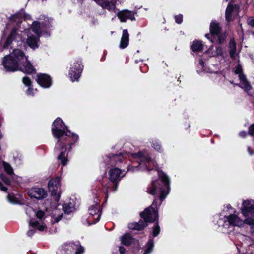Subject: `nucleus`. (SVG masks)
Wrapping results in <instances>:
<instances>
[{
	"label": "nucleus",
	"instance_id": "obj_31",
	"mask_svg": "<svg viewBox=\"0 0 254 254\" xmlns=\"http://www.w3.org/2000/svg\"><path fill=\"white\" fill-rule=\"evenodd\" d=\"M3 167L5 171L9 175L13 174V170L11 166L8 163L3 161L2 162Z\"/></svg>",
	"mask_w": 254,
	"mask_h": 254
},
{
	"label": "nucleus",
	"instance_id": "obj_42",
	"mask_svg": "<svg viewBox=\"0 0 254 254\" xmlns=\"http://www.w3.org/2000/svg\"><path fill=\"white\" fill-rule=\"evenodd\" d=\"M230 50L236 49V44L233 39H231L229 42Z\"/></svg>",
	"mask_w": 254,
	"mask_h": 254
},
{
	"label": "nucleus",
	"instance_id": "obj_58",
	"mask_svg": "<svg viewBox=\"0 0 254 254\" xmlns=\"http://www.w3.org/2000/svg\"><path fill=\"white\" fill-rule=\"evenodd\" d=\"M226 1H228V0H226Z\"/></svg>",
	"mask_w": 254,
	"mask_h": 254
},
{
	"label": "nucleus",
	"instance_id": "obj_29",
	"mask_svg": "<svg viewBox=\"0 0 254 254\" xmlns=\"http://www.w3.org/2000/svg\"><path fill=\"white\" fill-rule=\"evenodd\" d=\"M23 83L29 87L28 89L26 91V93L28 95H33L32 89L30 88L31 80L27 77H24L22 79Z\"/></svg>",
	"mask_w": 254,
	"mask_h": 254
},
{
	"label": "nucleus",
	"instance_id": "obj_49",
	"mask_svg": "<svg viewBox=\"0 0 254 254\" xmlns=\"http://www.w3.org/2000/svg\"><path fill=\"white\" fill-rule=\"evenodd\" d=\"M249 24L252 27L254 26V19H251L250 21L249 22Z\"/></svg>",
	"mask_w": 254,
	"mask_h": 254
},
{
	"label": "nucleus",
	"instance_id": "obj_34",
	"mask_svg": "<svg viewBox=\"0 0 254 254\" xmlns=\"http://www.w3.org/2000/svg\"><path fill=\"white\" fill-rule=\"evenodd\" d=\"M153 148L158 152H161L162 149L161 145L157 141H154L152 143Z\"/></svg>",
	"mask_w": 254,
	"mask_h": 254
},
{
	"label": "nucleus",
	"instance_id": "obj_12",
	"mask_svg": "<svg viewBox=\"0 0 254 254\" xmlns=\"http://www.w3.org/2000/svg\"><path fill=\"white\" fill-rule=\"evenodd\" d=\"M74 250H76L75 254H81L84 251L83 248L80 245L79 242H76L75 243H72L64 245L57 254H70Z\"/></svg>",
	"mask_w": 254,
	"mask_h": 254
},
{
	"label": "nucleus",
	"instance_id": "obj_51",
	"mask_svg": "<svg viewBox=\"0 0 254 254\" xmlns=\"http://www.w3.org/2000/svg\"><path fill=\"white\" fill-rule=\"evenodd\" d=\"M246 2L249 4H253L254 0H246Z\"/></svg>",
	"mask_w": 254,
	"mask_h": 254
},
{
	"label": "nucleus",
	"instance_id": "obj_35",
	"mask_svg": "<svg viewBox=\"0 0 254 254\" xmlns=\"http://www.w3.org/2000/svg\"><path fill=\"white\" fill-rule=\"evenodd\" d=\"M160 227L158 224V223L156 225L153 227L152 234L154 237L157 236L160 233Z\"/></svg>",
	"mask_w": 254,
	"mask_h": 254
},
{
	"label": "nucleus",
	"instance_id": "obj_17",
	"mask_svg": "<svg viewBox=\"0 0 254 254\" xmlns=\"http://www.w3.org/2000/svg\"><path fill=\"white\" fill-rule=\"evenodd\" d=\"M28 195L31 198L41 199L46 197L47 194L42 188H33L28 192Z\"/></svg>",
	"mask_w": 254,
	"mask_h": 254
},
{
	"label": "nucleus",
	"instance_id": "obj_24",
	"mask_svg": "<svg viewBox=\"0 0 254 254\" xmlns=\"http://www.w3.org/2000/svg\"><path fill=\"white\" fill-rule=\"evenodd\" d=\"M63 210L65 213L69 214L75 209V203L73 200H70L64 203L63 205Z\"/></svg>",
	"mask_w": 254,
	"mask_h": 254
},
{
	"label": "nucleus",
	"instance_id": "obj_32",
	"mask_svg": "<svg viewBox=\"0 0 254 254\" xmlns=\"http://www.w3.org/2000/svg\"><path fill=\"white\" fill-rule=\"evenodd\" d=\"M211 48L209 49L208 52L209 54H211L212 56L221 55L222 54V49L220 46L216 47L215 51L211 52Z\"/></svg>",
	"mask_w": 254,
	"mask_h": 254
},
{
	"label": "nucleus",
	"instance_id": "obj_54",
	"mask_svg": "<svg viewBox=\"0 0 254 254\" xmlns=\"http://www.w3.org/2000/svg\"><path fill=\"white\" fill-rule=\"evenodd\" d=\"M59 198H60V196H59V195H58L57 196H56L55 199H56L57 200H58L59 199Z\"/></svg>",
	"mask_w": 254,
	"mask_h": 254
},
{
	"label": "nucleus",
	"instance_id": "obj_27",
	"mask_svg": "<svg viewBox=\"0 0 254 254\" xmlns=\"http://www.w3.org/2000/svg\"><path fill=\"white\" fill-rule=\"evenodd\" d=\"M203 46L201 41L195 40L193 42L191 47L193 51L198 52L203 50Z\"/></svg>",
	"mask_w": 254,
	"mask_h": 254
},
{
	"label": "nucleus",
	"instance_id": "obj_41",
	"mask_svg": "<svg viewBox=\"0 0 254 254\" xmlns=\"http://www.w3.org/2000/svg\"><path fill=\"white\" fill-rule=\"evenodd\" d=\"M1 179L7 185H10L11 181L10 179H9L7 177H5L4 175H1Z\"/></svg>",
	"mask_w": 254,
	"mask_h": 254
},
{
	"label": "nucleus",
	"instance_id": "obj_36",
	"mask_svg": "<svg viewBox=\"0 0 254 254\" xmlns=\"http://www.w3.org/2000/svg\"><path fill=\"white\" fill-rule=\"evenodd\" d=\"M7 198L8 201L11 203L16 204L18 203V199L14 196L8 195Z\"/></svg>",
	"mask_w": 254,
	"mask_h": 254
},
{
	"label": "nucleus",
	"instance_id": "obj_14",
	"mask_svg": "<svg viewBox=\"0 0 254 254\" xmlns=\"http://www.w3.org/2000/svg\"><path fill=\"white\" fill-rule=\"evenodd\" d=\"M36 81L41 87L44 88H49L52 84L50 77L46 74L40 73L37 74Z\"/></svg>",
	"mask_w": 254,
	"mask_h": 254
},
{
	"label": "nucleus",
	"instance_id": "obj_45",
	"mask_svg": "<svg viewBox=\"0 0 254 254\" xmlns=\"http://www.w3.org/2000/svg\"><path fill=\"white\" fill-rule=\"evenodd\" d=\"M0 189H1L3 191H6L7 190V188L3 186L2 183L0 182Z\"/></svg>",
	"mask_w": 254,
	"mask_h": 254
},
{
	"label": "nucleus",
	"instance_id": "obj_52",
	"mask_svg": "<svg viewBox=\"0 0 254 254\" xmlns=\"http://www.w3.org/2000/svg\"><path fill=\"white\" fill-rule=\"evenodd\" d=\"M199 64L202 66H203L204 65V63L203 62V61L202 60H199Z\"/></svg>",
	"mask_w": 254,
	"mask_h": 254
},
{
	"label": "nucleus",
	"instance_id": "obj_10",
	"mask_svg": "<svg viewBox=\"0 0 254 254\" xmlns=\"http://www.w3.org/2000/svg\"><path fill=\"white\" fill-rule=\"evenodd\" d=\"M38 21H34L32 23L31 29L39 35L41 33V30L49 28L51 24V20L44 15H41L38 18Z\"/></svg>",
	"mask_w": 254,
	"mask_h": 254
},
{
	"label": "nucleus",
	"instance_id": "obj_55",
	"mask_svg": "<svg viewBox=\"0 0 254 254\" xmlns=\"http://www.w3.org/2000/svg\"><path fill=\"white\" fill-rule=\"evenodd\" d=\"M227 208H228V209H229V208H231V206H230V205H229H229H227Z\"/></svg>",
	"mask_w": 254,
	"mask_h": 254
},
{
	"label": "nucleus",
	"instance_id": "obj_3",
	"mask_svg": "<svg viewBox=\"0 0 254 254\" xmlns=\"http://www.w3.org/2000/svg\"><path fill=\"white\" fill-rule=\"evenodd\" d=\"M144 221L132 222L128 224L129 229L140 230L147 225V223L154 222L158 219V212L153 207H149L140 213Z\"/></svg>",
	"mask_w": 254,
	"mask_h": 254
},
{
	"label": "nucleus",
	"instance_id": "obj_28",
	"mask_svg": "<svg viewBox=\"0 0 254 254\" xmlns=\"http://www.w3.org/2000/svg\"><path fill=\"white\" fill-rule=\"evenodd\" d=\"M132 241L133 239L129 234H125L121 237V242L125 245H129Z\"/></svg>",
	"mask_w": 254,
	"mask_h": 254
},
{
	"label": "nucleus",
	"instance_id": "obj_38",
	"mask_svg": "<svg viewBox=\"0 0 254 254\" xmlns=\"http://www.w3.org/2000/svg\"><path fill=\"white\" fill-rule=\"evenodd\" d=\"M175 21L178 24H181L183 21V15L179 14L175 16Z\"/></svg>",
	"mask_w": 254,
	"mask_h": 254
},
{
	"label": "nucleus",
	"instance_id": "obj_16",
	"mask_svg": "<svg viewBox=\"0 0 254 254\" xmlns=\"http://www.w3.org/2000/svg\"><path fill=\"white\" fill-rule=\"evenodd\" d=\"M135 13L128 10H123L117 13V16L122 22H125L127 19H130L131 21L135 20L134 17Z\"/></svg>",
	"mask_w": 254,
	"mask_h": 254
},
{
	"label": "nucleus",
	"instance_id": "obj_30",
	"mask_svg": "<svg viewBox=\"0 0 254 254\" xmlns=\"http://www.w3.org/2000/svg\"><path fill=\"white\" fill-rule=\"evenodd\" d=\"M154 248V242L153 239H150L146 245V248L143 254H149L152 252Z\"/></svg>",
	"mask_w": 254,
	"mask_h": 254
},
{
	"label": "nucleus",
	"instance_id": "obj_1",
	"mask_svg": "<svg viewBox=\"0 0 254 254\" xmlns=\"http://www.w3.org/2000/svg\"><path fill=\"white\" fill-rule=\"evenodd\" d=\"M2 64L8 71L19 70L27 74H31L35 71V68L27 60L24 53L17 49H14L12 53L4 57Z\"/></svg>",
	"mask_w": 254,
	"mask_h": 254
},
{
	"label": "nucleus",
	"instance_id": "obj_48",
	"mask_svg": "<svg viewBox=\"0 0 254 254\" xmlns=\"http://www.w3.org/2000/svg\"><path fill=\"white\" fill-rule=\"evenodd\" d=\"M246 135V133L245 131L240 132L239 136L241 137H245Z\"/></svg>",
	"mask_w": 254,
	"mask_h": 254
},
{
	"label": "nucleus",
	"instance_id": "obj_8",
	"mask_svg": "<svg viewBox=\"0 0 254 254\" xmlns=\"http://www.w3.org/2000/svg\"><path fill=\"white\" fill-rule=\"evenodd\" d=\"M131 155L133 159L136 160L140 166L144 164L145 168L149 170L156 167V162L150 159L146 151L139 152L137 153L132 154Z\"/></svg>",
	"mask_w": 254,
	"mask_h": 254
},
{
	"label": "nucleus",
	"instance_id": "obj_26",
	"mask_svg": "<svg viewBox=\"0 0 254 254\" xmlns=\"http://www.w3.org/2000/svg\"><path fill=\"white\" fill-rule=\"evenodd\" d=\"M220 27L218 23L212 21L210 26V32L213 35H218L220 31Z\"/></svg>",
	"mask_w": 254,
	"mask_h": 254
},
{
	"label": "nucleus",
	"instance_id": "obj_23",
	"mask_svg": "<svg viewBox=\"0 0 254 254\" xmlns=\"http://www.w3.org/2000/svg\"><path fill=\"white\" fill-rule=\"evenodd\" d=\"M123 157L122 153L118 154H112L108 157V163L111 165H116L118 162L121 163Z\"/></svg>",
	"mask_w": 254,
	"mask_h": 254
},
{
	"label": "nucleus",
	"instance_id": "obj_47",
	"mask_svg": "<svg viewBox=\"0 0 254 254\" xmlns=\"http://www.w3.org/2000/svg\"><path fill=\"white\" fill-rule=\"evenodd\" d=\"M247 150H248V152L249 155H252V154H253V150H252V149L251 147H248Z\"/></svg>",
	"mask_w": 254,
	"mask_h": 254
},
{
	"label": "nucleus",
	"instance_id": "obj_15",
	"mask_svg": "<svg viewBox=\"0 0 254 254\" xmlns=\"http://www.w3.org/2000/svg\"><path fill=\"white\" fill-rule=\"evenodd\" d=\"M100 206L96 204L89 207V216L88 219L90 221L93 218V222L92 223H95L99 221L100 218L101 213H99Z\"/></svg>",
	"mask_w": 254,
	"mask_h": 254
},
{
	"label": "nucleus",
	"instance_id": "obj_18",
	"mask_svg": "<svg viewBox=\"0 0 254 254\" xmlns=\"http://www.w3.org/2000/svg\"><path fill=\"white\" fill-rule=\"evenodd\" d=\"M125 175L124 171L118 168L111 169L109 171V179L111 181L117 182Z\"/></svg>",
	"mask_w": 254,
	"mask_h": 254
},
{
	"label": "nucleus",
	"instance_id": "obj_39",
	"mask_svg": "<svg viewBox=\"0 0 254 254\" xmlns=\"http://www.w3.org/2000/svg\"><path fill=\"white\" fill-rule=\"evenodd\" d=\"M44 215H45L44 212L41 210H39V211H37V213H36L37 218L39 219H41L42 218H43Z\"/></svg>",
	"mask_w": 254,
	"mask_h": 254
},
{
	"label": "nucleus",
	"instance_id": "obj_57",
	"mask_svg": "<svg viewBox=\"0 0 254 254\" xmlns=\"http://www.w3.org/2000/svg\"><path fill=\"white\" fill-rule=\"evenodd\" d=\"M155 204V201H154L153 203L152 204L153 205H154Z\"/></svg>",
	"mask_w": 254,
	"mask_h": 254
},
{
	"label": "nucleus",
	"instance_id": "obj_6",
	"mask_svg": "<svg viewBox=\"0 0 254 254\" xmlns=\"http://www.w3.org/2000/svg\"><path fill=\"white\" fill-rule=\"evenodd\" d=\"M234 72L238 75L240 80V83L237 85L243 89L249 96L253 97L254 93L253 89L244 74L242 66L238 65L234 69Z\"/></svg>",
	"mask_w": 254,
	"mask_h": 254
},
{
	"label": "nucleus",
	"instance_id": "obj_56",
	"mask_svg": "<svg viewBox=\"0 0 254 254\" xmlns=\"http://www.w3.org/2000/svg\"><path fill=\"white\" fill-rule=\"evenodd\" d=\"M209 34H206V35H205V36H206L208 39H209Z\"/></svg>",
	"mask_w": 254,
	"mask_h": 254
},
{
	"label": "nucleus",
	"instance_id": "obj_19",
	"mask_svg": "<svg viewBox=\"0 0 254 254\" xmlns=\"http://www.w3.org/2000/svg\"><path fill=\"white\" fill-rule=\"evenodd\" d=\"M35 34L36 35L28 36L26 41L28 45L34 49L38 47V43L39 41V38L41 35V34H39V35H37L36 34Z\"/></svg>",
	"mask_w": 254,
	"mask_h": 254
},
{
	"label": "nucleus",
	"instance_id": "obj_40",
	"mask_svg": "<svg viewBox=\"0 0 254 254\" xmlns=\"http://www.w3.org/2000/svg\"><path fill=\"white\" fill-rule=\"evenodd\" d=\"M230 55L232 59H235L236 57V49L230 50Z\"/></svg>",
	"mask_w": 254,
	"mask_h": 254
},
{
	"label": "nucleus",
	"instance_id": "obj_5",
	"mask_svg": "<svg viewBox=\"0 0 254 254\" xmlns=\"http://www.w3.org/2000/svg\"><path fill=\"white\" fill-rule=\"evenodd\" d=\"M78 140V136L76 134L71 133V132L67 130V132L64 134V140L63 141V143H64V148L62 149L59 148L55 151L62 150L60 154L58 155L57 159L61 161V164L64 166L66 164L67 159V155L66 154V146L68 144L70 146L69 150L71 149V146L74 144Z\"/></svg>",
	"mask_w": 254,
	"mask_h": 254
},
{
	"label": "nucleus",
	"instance_id": "obj_43",
	"mask_svg": "<svg viewBox=\"0 0 254 254\" xmlns=\"http://www.w3.org/2000/svg\"><path fill=\"white\" fill-rule=\"evenodd\" d=\"M249 134L251 136H253L254 135V124L251 125V126L249 127Z\"/></svg>",
	"mask_w": 254,
	"mask_h": 254
},
{
	"label": "nucleus",
	"instance_id": "obj_20",
	"mask_svg": "<svg viewBox=\"0 0 254 254\" xmlns=\"http://www.w3.org/2000/svg\"><path fill=\"white\" fill-rule=\"evenodd\" d=\"M60 185V178L56 177L54 179H51L48 183V188L49 190L52 192L53 195H56V189Z\"/></svg>",
	"mask_w": 254,
	"mask_h": 254
},
{
	"label": "nucleus",
	"instance_id": "obj_4",
	"mask_svg": "<svg viewBox=\"0 0 254 254\" xmlns=\"http://www.w3.org/2000/svg\"><path fill=\"white\" fill-rule=\"evenodd\" d=\"M66 128L64 123L59 118H57L53 122L52 134L55 137L58 139L55 150L58 149L59 147L62 149L64 148V143H63V142L64 140V134L66 133L64 130Z\"/></svg>",
	"mask_w": 254,
	"mask_h": 254
},
{
	"label": "nucleus",
	"instance_id": "obj_9",
	"mask_svg": "<svg viewBox=\"0 0 254 254\" xmlns=\"http://www.w3.org/2000/svg\"><path fill=\"white\" fill-rule=\"evenodd\" d=\"M241 212L245 217H248L244 221L245 223L250 225L254 224V219L252 218L254 213V205L253 200H246L243 201L241 208Z\"/></svg>",
	"mask_w": 254,
	"mask_h": 254
},
{
	"label": "nucleus",
	"instance_id": "obj_25",
	"mask_svg": "<svg viewBox=\"0 0 254 254\" xmlns=\"http://www.w3.org/2000/svg\"><path fill=\"white\" fill-rule=\"evenodd\" d=\"M21 18H23L25 20H28L30 19V16L25 13L23 10H21L11 17L12 19L17 22H20L19 19Z\"/></svg>",
	"mask_w": 254,
	"mask_h": 254
},
{
	"label": "nucleus",
	"instance_id": "obj_2",
	"mask_svg": "<svg viewBox=\"0 0 254 254\" xmlns=\"http://www.w3.org/2000/svg\"><path fill=\"white\" fill-rule=\"evenodd\" d=\"M159 178L161 179L163 187L161 186L160 181L155 180L152 182L150 187L148 188V193L154 195L157 193L160 195V199L163 201L168 192L166 193V189H167L169 184V180L168 177L163 172H158Z\"/></svg>",
	"mask_w": 254,
	"mask_h": 254
},
{
	"label": "nucleus",
	"instance_id": "obj_11",
	"mask_svg": "<svg viewBox=\"0 0 254 254\" xmlns=\"http://www.w3.org/2000/svg\"><path fill=\"white\" fill-rule=\"evenodd\" d=\"M222 222L224 223L222 226L224 229V230H223L224 233L229 232L226 229L228 228L230 225L240 227L242 226L244 223H245L244 221L241 220L238 217L237 215L235 214L230 215L227 217L226 219L224 221L222 220H220L218 222L219 226L221 225Z\"/></svg>",
	"mask_w": 254,
	"mask_h": 254
},
{
	"label": "nucleus",
	"instance_id": "obj_7",
	"mask_svg": "<svg viewBox=\"0 0 254 254\" xmlns=\"http://www.w3.org/2000/svg\"><path fill=\"white\" fill-rule=\"evenodd\" d=\"M21 41V35L17 33L15 28H13L3 44H0V51L14 48L18 45L19 42Z\"/></svg>",
	"mask_w": 254,
	"mask_h": 254
},
{
	"label": "nucleus",
	"instance_id": "obj_13",
	"mask_svg": "<svg viewBox=\"0 0 254 254\" xmlns=\"http://www.w3.org/2000/svg\"><path fill=\"white\" fill-rule=\"evenodd\" d=\"M83 69L81 61L74 62L70 66L69 76L72 82L78 81Z\"/></svg>",
	"mask_w": 254,
	"mask_h": 254
},
{
	"label": "nucleus",
	"instance_id": "obj_44",
	"mask_svg": "<svg viewBox=\"0 0 254 254\" xmlns=\"http://www.w3.org/2000/svg\"><path fill=\"white\" fill-rule=\"evenodd\" d=\"M35 233V230H33V229H30L28 232H27V235L29 237H31Z\"/></svg>",
	"mask_w": 254,
	"mask_h": 254
},
{
	"label": "nucleus",
	"instance_id": "obj_33",
	"mask_svg": "<svg viewBox=\"0 0 254 254\" xmlns=\"http://www.w3.org/2000/svg\"><path fill=\"white\" fill-rule=\"evenodd\" d=\"M29 224L32 228H37L40 231H43L44 229V226L40 225L38 222H37V221H34V222L30 221Z\"/></svg>",
	"mask_w": 254,
	"mask_h": 254
},
{
	"label": "nucleus",
	"instance_id": "obj_46",
	"mask_svg": "<svg viewBox=\"0 0 254 254\" xmlns=\"http://www.w3.org/2000/svg\"><path fill=\"white\" fill-rule=\"evenodd\" d=\"M119 251H120V254H123L125 252V249L124 248H123L122 247H119Z\"/></svg>",
	"mask_w": 254,
	"mask_h": 254
},
{
	"label": "nucleus",
	"instance_id": "obj_21",
	"mask_svg": "<svg viewBox=\"0 0 254 254\" xmlns=\"http://www.w3.org/2000/svg\"><path fill=\"white\" fill-rule=\"evenodd\" d=\"M129 43V34L127 29H124L122 32V35L120 40L119 47L121 49L126 48Z\"/></svg>",
	"mask_w": 254,
	"mask_h": 254
},
{
	"label": "nucleus",
	"instance_id": "obj_50",
	"mask_svg": "<svg viewBox=\"0 0 254 254\" xmlns=\"http://www.w3.org/2000/svg\"><path fill=\"white\" fill-rule=\"evenodd\" d=\"M62 217V215H61L58 217L56 218L55 219V222H58L59 221H60Z\"/></svg>",
	"mask_w": 254,
	"mask_h": 254
},
{
	"label": "nucleus",
	"instance_id": "obj_53",
	"mask_svg": "<svg viewBox=\"0 0 254 254\" xmlns=\"http://www.w3.org/2000/svg\"><path fill=\"white\" fill-rule=\"evenodd\" d=\"M117 189V184H116L115 185V189H114V190L116 191Z\"/></svg>",
	"mask_w": 254,
	"mask_h": 254
},
{
	"label": "nucleus",
	"instance_id": "obj_22",
	"mask_svg": "<svg viewBox=\"0 0 254 254\" xmlns=\"http://www.w3.org/2000/svg\"><path fill=\"white\" fill-rule=\"evenodd\" d=\"M239 10V6L237 5H233L232 4H229L227 6L226 13L225 16L226 19L228 21H230L232 20L231 15L233 13H237Z\"/></svg>",
	"mask_w": 254,
	"mask_h": 254
},
{
	"label": "nucleus",
	"instance_id": "obj_37",
	"mask_svg": "<svg viewBox=\"0 0 254 254\" xmlns=\"http://www.w3.org/2000/svg\"><path fill=\"white\" fill-rule=\"evenodd\" d=\"M226 35L225 33L222 34L218 35V42L219 44H222L225 40Z\"/></svg>",
	"mask_w": 254,
	"mask_h": 254
}]
</instances>
